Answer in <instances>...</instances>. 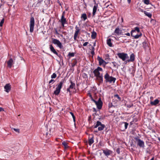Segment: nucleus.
Segmentation results:
<instances>
[{
    "label": "nucleus",
    "mask_w": 160,
    "mask_h": 160,
    "mask_svg": "<svg viewBox=\"0 0 160 160\" xmlns=\"http://www.w3.org/2000/svg\"><path fill=\"white\" fill-rule=\"evenodd\" d=\"M140 11L141 12H144V11H143V10L142 9H140Z\"/></svg>",
    "instance_id": "nucleus-55"
},
{
    "label": "nucleus",
    "mask_w": 160,
    "mask_h": 160,
    "mask_svg": "<svg viewBox=\"0 0 160 160\" xmlns=\"http://www.w3.org/2000/svg\"><path fill=\"white\" fill-rule=\"evenodd\" d=\"M89 96L91 98L92 97V95L90 94H89Z\"/></svg>",
    "instance_id": "nucleus-56"
},
{
    "label": "nucleus",
    "mask_w": 160,
    "mask_h": 160,
    "mask_svg": "<svg viewBox=\"0 0 160 160\" xmlns=\"http://www.w3.org/2000/svg\"><path fill=\"white\" fill-rule=\"evenodd\" d=\"M75 29H76V31L78 30V31H80V29L77 26H76L75 27Z\"/></svg>",
    "instance_id": "nucleus-45"
},
{
    "label": "nucleus",
    "mask_w": 160,
    "mask_h": 160,
    "mask_svg": "<svg viewBox=\"0 0 160 160\" xmlns=\"http://www.w3.org/2000/svg\"><path fill=\"white\" fill-rule=\"evenodd\" d=\"M135 60V55L134 53L131 54L130 59L127 60V62H133Z\"/></svg>",
    "instance_id": "nucleus-18"
},
{
    "label": "nucleus",
    "mask_w": 160,
    "mask_h": 160,
    "mask_svg": "<svg viewBox=\"0 0 160 160\" xmlns=\"http://www.w3.org/2000/svg\"><path fill=\"white\" fill-rule=\"evenodd\" d=\"M34 18L32 17L30 18V31L32 32L33 31L34 27Z\"/></svg>",
    "instance_id": "nucleus-6"
},
{
    "label": "nucleus",
    "mask_w": 160,
    "mask_h": 160,
    "mask_svg": "<svg viewBox=\"0 0 160 160\" xmlns=\"http://www.w3.org/2000/svg\"><path fill=\"white\" fill-rule=\"evenodd\" d=\"M50 49L52 52L54 54H56L57 56L59 57L60 58H61L62 57L61 55L60 54H58L57 52H56L55 49L54 48L52 45L51 44L50 45Z\"/></svg>",
    "instance_id": "nucleus-9"
},
{
    "label": "nucleus",
    "mask_w": 160,
    "mask_h": 160,
    "mask_svg": "<svg viewBox=\"0 0 160 160\" xmlns=\"http://www.w3.org/2000/svg\"><path fill=\"white\" fill-rule=\"evenodd\" d=\"M48 132H47V133H46V136H48Z\"/></svg>",
    "instance_id": "nucleus-60"
},
{
    "label": "nucleus",
    "mask_w": 160,
    "mask_h": 160,
    "mask_svg": "<svg viewBox=\"0 0 160 160\" xmlns=\"http://www.w3.org/2000/svg\"><path fill=\"white\" fill-rule=\"evenodd\" d=\"M91 119V116H90L88 117V120H90Z\"/></svg>",
    "instance_id": "nucleus-52"
},
{
    "label": "nucleus",
    "mask_w": 160,
    "mask_h": 160,
    "mask_svg": "<svg viewBox=\"0 0 160 160\" xmlns=\"http://www.w3.org/2000/svg\"><path fill=\"white\" fill-rule=\"evenodd\" d=\"M112 63L113 64L114 67H117V68H118V64L116 62H112Z\"/></svg>",
    "instance_id": "nucleus-36"
},
{
    "label": "nucleus",
    "mask_w": 160,
    "mask_h": 160,
    "mask_svg": "<svg viewBox=\"0 0 160 160\" xmlns=\"http://www.w3.org/2000/svg\"><path fill=\"white\" fill-rule=\"evenodd\" d=\"M70 89L71 88H69V87L67 89V92H69L70 93H71V91L70 90Z\"/></svg>",
    "instance_id": "nucleus-41"
},
{
    "label": "nucleus",
    "mask_w": 160,
    "mask_h": 160,
    "mask_svg": "<svg viewBox=\"0 0 160 160\" xmlns=\"http://www.w3.org/2000/svg\"><path fill=\"white\" fill-rule=\"evenodd\" d=\"M159 102V101L158 99H155L154 101H151L150 104L152 106H156L158 104Z\"/></svg>",
    "instance_id": "nucleus-19"
},
{
    "label": "nucleus",
    "mask_w": 160,
    "mask_h": 160,
    "mask_svg": "<svg viewBox=\"0 0 160 160\" xmlns=\"http://www.w3.org/2000/svg\"><path fill=\"white\" fill-rule=\"evenodd\" d=\"M77 37V36H75V35L74 36V40H76Z\"/></svg>",
    "instance_id": "nucleus-50"
},
{
    "label": "nucleus",
    "mask_w": 160,
    "mask_h": 160,
    "mask_svg": "<svg viewBox=\"0 0 160 160\" xmlns=\"http://www.w3.org/2000/svg\"><path fill=\"white\" fill-rule=\"evenodd\" d=\"M158 140L160 142V138H158Z\"/></svg>",
    "instance_id": "nucleus-62"
},
{
    "label": "nucleus",
    "mask_w": 160,
    "mask_h": 160,
    "mask_svg": "<svg viewBox=\"0 0 160 160\" xmlns=\"http://www.w3.org/2000/svg\"><path fill=\"white\" fill-rule=\"evenodd\" d=\"M52 42L53 44L57 45L60 48H62L63 46L62 45V44L59 40L53 38H52Z\"/></svg>",
    "instance_id": "nucleus-7"
},
{
    "label": "nucleus",
    "mask_w": 160,
    "mask_h": 160,
    "mask_svg": "<svg viewBox=\"0 0 160 160\" xmlns=\"http://www.w3.org/2000/svg\"><path fill=\"white\" fill-rule=\"evenodd\" d=\"M93 109L94 110V111H96V110H95V109L94 108H93Z\"/></svg>",
    "instance_id": "nucleus-63"
},
{
    "label": "nucleus",
    "mask_w": 160,
    "mask_h": 160,
    "mask_svg": "<svg viewBox=\"0 0 160 160\" xmlns=\"http://www.w3.org/2000/svg\"><path fill=\"white\" fill-rule=\"evenodd\" d=\"M88 42H84V43L83 44V46H86L88 45Z\"/></svg>",
    "instance_id": "nucleus-43"
},
{
    "label": "nucleus",
    "mask_w": 160,
    "mask_h": 160,
    "mask_svg": "<svg viewBox=\"0 0 160 160\" xmlns=\"http://www.w3.org/2000/svg\"><path fill=\"white\" fill-rule=\"evenodd\" d=\"M70 82L71 83L70 85L69 86V88H71V89H72L73 88H75V83L73 82L72 81L70 80Z\"/></svg>",
    "instance_id": "nucleus-22"
},
{
    "label": "nucleus",
    "mask_w": 160,
    "mask_h": 160,
    "mask_svg": "<svg viewBox=\"0 0 160 160\" xmlns=\"http://www.w3.org/2000/svg\"><path fill=\"white\" fill-rule=\"evenodd\" d=\"M144 3L147 4L148 5L149 3V0H144Z\"/></svg>",
    "instance_id": "nucleus-38"
},
{
    "label": "nucleus",
    "mask_w": 160,
    "mask_h": 160,
    "mask_svg": "<svg viewBox=\"0 0 160 160\" xmlns=\"http://www.w3.org/2000/svg\"><path fill=\"white\" fill-rule=\"evenodd\" d=\"M55 80L53 79H51L49 82V84H51L52 83H53L55 82Z\"/></svg>",
    "instance_id": "nucleus-40"
},
{
    "label": "nucleus",
    "mask_w": 160,
    "mask_h": 160,
    "mask_svg": "<svg viewBox=\"0 0 160 160\" xmlns=\"http://www.w3.org/2000/svg\"><path fill=\"white\" fill-rule=\"evenodd\" d=\"M97 7H98V4H95L94 6V7H93V12H92L93 16H94L96 13L97 10Z\"/></svg>",
    "instance_id": "nucleus-21"
},
{
    "label": "nucleus",
    "mask_w": 160,
    "mask_h": 160,
    "mask_svg": "<svg viewBox=\"0 0 160 160\" xmlns=\"http://www.w3.org/2000/svg\"><path fill=\"white\" fill-rule=\"evenodd\" d=\"M102 71V68L99 67H98V68L95 69L93 71V73L94 74L95 76L96 77L100 75V71Z\"/></svg>",
    "instance_id": "nucleus-8"
},
{
    "label": "nucleus",
    "mask_w": 160,
    "mask_h": 160,
    "mask_svg": "<svg viewBox=\"0 0 160 160\" xmlns=\"http://www.w3.org/2000/svg\"><path fill=\"white\" fill-rule=\"evenodd\" d=\"M150 160H154V158H152Z\"/></svg>",
    "instance_id": "nucleus-59"
},
{
    "label": "nucleus",
    "mask_w": 160,
    "mask_h": 160,
    "mask_svg": "<svg viewBox=\"0 0 160 160\" xmlns=\"http://www.w3.org/2000/svg\"><path fill=\"white\" fill-rule=\"evenodd\" d=\"M56 33H57V34L58 33L57 31H56Z\"/></svg>",
    "instance_id": "nucleus-64"
},
{
    "label": "nucleus",
    "mask_w": 160,
    "mask_h": 160,
    "mask_svg": "<svg viewBox=\"0 0 160 160\" xmlns=\"http://www.w3.org/2000/svg\"><path fill=\"white\" fill-rule=\"evenodd\" d=\"M118 57L123 61H125L126 59L129 58V57L127 53L124 52L118 53L117 54Z\"/></svg>",
    "instance_id": "nucleus-4"
},
{
    "label": "nucleus",
    "mask_w": 160,
    "mask_h": 160,
    "mask_svg": "<svg viewBox=\"0 0 160 160\" xmlns=\"http://www.w3.org/2000/svg\"><path fill=\"white\" fill-rule=\"evenodd\" d=\"M123 123L124 124L125 128L126 129L127 128L128 124L127 122H123Z\"/></svg>",
    "instance_id": "nucleus-37"
},
{
    "label": "nucleus",
    "mask_w": 160,
    "mask_h": 160,
    "mask_svg": "<svg viewBox=\"0 0 160 160\" xmlns=\"http://www.w3.org/2000/svg\"><path fill=\"white\" fill-rule=\"evenodd\" d=\"M144 14L147 16H148L149 18H151L152 16V14L146 11H144Z\"/></svg>",
    "instance_id": "nucleus-26"
},
{
    "label": "nucleus",
    "mask_w": 160,
    "mask_h": 160,
    "mask_svg": "<svg viewBox=\"0 0 160 160\" xmlns=\"http://www.w3.org/2000/svg\"><path fill=\"white\" fill-rule=\"evenodd\" d=\"M65 82V79H62L61 81L56 86V90L54 92V94L56 95H58L60 92L61 89L62 88V85Z\"/></svg>",
    "instance_id": "nucleus-1"
},
{
    "label": "nucleus",
    "mask_w": 160,
    "mask_h": 160,
    "mask_svg": "<svg viewBox=\"0 0 160 160\" xmlns=\"http://www.w3.org/2000/svg\"><path fill=\"white\" fill-rule=\"evenodd\" d=\"M94 142V135L93 134L89 135L88 138V143L90 146Z\"/></svg>",
    "instance_id": "nucleus-12"
},
{
    "label": "nucleus",
    "mask_w": 160,
    "mask_h": 160,
    "mask_svg": "<svg viewBox=\"0 0 160 160\" xmlns=\"http://www.w3.org/2000/svg\"><path fill=\"white\" fill-rule=\"evenodd\" d=\"M98 127V129L99 131H102L104 128L105 125L104 124H102L100 122L98 121L96 125L94 126V128H96Z\"/></svg>",
    "instance_id": "nucleus-5"
},
{
    "label": "nucleus",
    "mask_w": 160,
    "mask_h": 160,
    "mask_svg": "<svg viewBox=\"0 0 160 160\" xmlns=\"http://www.w3.org/2000/svg\"><path fill=\"white\" fill-rule=\"evenodd\" d=\"M150 99L151 100H152L153 99V97H151L150 98Z\"/></svg>",
    "instance_id": "nucleus-54"
},
{
    "label": "nucleus",
    "mask_w": 160,
    "mask_h": 160,
    "mask_svg": "<svg viewBox=\"0 0 160 160\" xmlns=\"http://www.w3.org/2000/svg\"><path fill=\"white\" fill-rule=\"evenodd\" d=\"M104 78L105 79V82L106 83L108 82L110 83H114L116 80L115 78L110 76L108 73H106L105 75Z\"/></svg>",
    "instance_id": "nucleus-2"
},
{
    "label": "nucleus",
    "mask_w": 160,
    "mask_h": 160,
    "mask_svg": "<svg viewBox=\"0 0 160 160\" xmlns=\"http://www.w3.org/2000/svg\"><path fill=\"white\" fill-rule=\"evenodd\" d=\"M61 22L62 23V25L63 27H64V24L67 22V21L66 18H64V12L62 14L61 18Z\"/></svg>",
    "instance_id": "nucleus-11"
},
{
    "label": "nucleus",
    "mask_w": 160,
    "mask_h": 160,
    "mask_svg": "<svg viewBox=\"0 0 160 160\" xmlns=\"http://www.w3.org/2000/svg\"><path fill=\"white\" fill-rule=\"evenodd\" d=\"M95 42L94 43V45H93V46H95Z\"/></svg>",
    "instance_id": "nucleus-61"
},
{
    "label": "nucleus",
    "mask_w": 160,
    "mask_h": 160,
    "mask_svg": "<svg viewBox=\"0 0 160 160\" xmlns=\"http://www.w3.org/2000/svg\"><path fill=\"white\" fill-rule=\"evenodd\" d=\"M116 152L118 154H119L120 153V150L118 148L117 149Z\"/></svg>",
    "instance_id": "nucleus-42"
},
{
    "label": "nucleus",
    "mask_w": 160,
    "mask_h": 160,
    "mask_svg": "<svg viewBox=\"0 0 160 160\" xmlns=\"http://www.w3.org/2000/svg\"><path fill=\"white\" fill-rule=\"evenodd\" d=\"M91 53L92 55H94L95 54L94 51H92Z\"/></svg>",
    "instance_id": "nucleus-46"
},
{
    "label": "nucleus",
    "mask_w": 160,
    "mask_h": 160,
    "mask_svg": "<svg viewBox=\"0 0 160 160\" xmlns=\"http://www.w3.org/2000/svg\"><path fill=\"white\" fill-rule=\"evenodd\" d=\"M2 111H4V109L0 107V112Z\"/></svg>",
    "instance_id": "nucleus-47"
},
{
    "label": "nucleus",
    "mask_w": 160,
    "mask_h": 160,
    "mask_svg": "<svg viewBox=\"0 0 160 160\" xmlns=\"http://www.w3.org/2000/svg\"><path fill=\"white\" fill-rule=\"evenodd\" d=\"M81 18H83L84 21H85L87 19V16L86 14H82L81 15Z\"/></svg>",
    "instance_id": "nucleus-28"
},
{
    "label": "nucleus",
    "mask_w": 160,
    "mask_h": 160,
    "mask_svg": "<svg viewBox=\"0 0 160 160\" xmlns=\"http://www.w3.org/2000/svg\"><path fill=\"white\" fill-rule=\"evenodd\" d=\"M74 54L73 52H69L68 54V56L70 57H73L74 56Z\"/></svg>",
    "instance_id": "nucleus-32"
},
{
    "label": "nucleus",
    "mask_w": 160,
    "mask_h": 160,
    "mask_svg": "<svg viewBox=\"0 0 160 160\" xmlns=\"http://www.w3.org/2000/svg\"><path fill=\"white\" fill-rule=\"evenodd\" d=\"M4 19L3 18L0 22V27H2L4 22Z\"/></svg>",
    "instance_id": "nucleus-35"
},
{
    "label": "nucleus",
    "mask_w": 160,
    "mask_h": 160,
    "mask_svg": "<svg viewBox=\"0 0 160 160\" xmlns=\"http://www.w3.org/2000/svg\"><path fill=\"white\" fill-rule=\"evenodd\" d=\"M107 44L110 47H112V44L111 42V39L109 38L107 40Z\"/></svg>",
    "instance_id": "nucleus-23"
},
{
    "label": "nucleus",
    "mask_w": 160,
    "mask_h": 160,
    "mask_svg": "<svg viewBox=\"0 0 160 160\" xmlns=\"http://www.w3.org/2000/svg\"><path fill=\"white\" fill-rule=\"evenodd\" d=\"M142 34L141 33H140L139 34H136L135 35H134V39H138L139 37H141L142 36Z\"/></svg>",
    "instance_id": "nucleus-29"
},
{
    "label": "nucleus",
    "mask_w": 160,
    "mask_h": 160,
    "mask_svg": "<svg viewBox=\"0 0 160 160\" xmlns=\"http://www.w3.org/2000/svg\"><path fill=\"white\" fill-rule=\"evenodd\" d=\"M134 139L136 140L137 142V145L141 148H144V142L141 140L138 137H136L134 138Z\"/></svg>",
    "instance_id": "nucleus-3"
},
{
    "label": "nucleus",
    "mask_w": 160,
    "mask_h": 160,
    "mask_svg": "<svg viewBox=\"0 0 160 160\" xmlns=\"http://www.w3.org/2000/svg\"><path fill=\"white\" fill-rule=\"evenodd\" d=\"M97 59L99 61V65H101L103 62H105L104 60L102 58L99 56H98Z\"/></svg>",
    "instance_id": "nucleus-20"
},
{
    "label": "nucleus",
    "mask_w": 160,
    "mask_h": 160,
    "mask_svg": "<svg viewBox=\"0 0 160 160\" xmlns=\"http://www.w3.org/2000/svg\"><path fill=\"white\" fill-rule=\"evenodd\" d=\"M128 2L129 3H130L131 2V0H127Z\"/></svg>",
    "instance_id": "nucleus-53"
},
{
    "label": "nucleus",
    "mask_w": 160,
    "mask_h": 160,
    "mask_svg": "<svg viewBox=\"0 0 160 160\" xmlns=\"http://www.w3.org/2000/svg\"><path fill=\"white\" fill-rule=\"evenodd\" d=\"M95 48L94 47L92 46V51H94Z\"/></svg>",
    "instance_id": "nucleus-51"
},
{
    "label": "nucleus",
    "mask_w": 160,
    "mask_h": 160,
    "mask_svg": "<svg viewBox=\"0 0 160 160\" xmlns=\"http://www.w3.org/2000/svg\"><path fill=\"white\" fill-rule=\"evenodd\" d=\"M11 86L10 84H7L4 86L5 91L8 92L11 90Z\"/></svg>",
    "instance_id": "nucleus-17"
},
{
    "label": "nucleus",
    "mask_w": 160,
    "mask_h": 160,
    "mask_svg": "<svg viewBox=\"0 0 160 160\" xmlns=\"http://www.w3.org/2000/svg\"><path fill=\"white\" fill-rule=\"evenodd\" d=\"M42 1V0H41V1H39L38 2V3H37V4H38V3H40L41 1Z\"/></svg>",
    "instance_id": "nucleus-57"
},
{
    "label": "nucleus",
    "mask_w": 160,
    "mask_h": 160,
    "mask_svg": "<svg viewBox=\"0 0 160 160\" xmlns=\"http://www.w3.org/2000/svg\"><path fill=\"white\" fill-rule=\"evenodd\" d=\"M114 97L118 101H120L121 100V98L117 94L114 95Z\"/></svg>",
    "instance_id": "nucleus-25"
},
{
    "label": "nucleus",
    "mask_w": 160,
    "mask_h": 160,
    "mask_svg": "<svg viewBox=\"0 0 160 160\" xmlns=\"http://www.w3.org/2000/svg\"><path fill=\"white\" fill-rule=\"evenodd\" d=\"M136 32L135 30H132L131 32V36L133 37H134V35H135L136 34Z\"/></svg>",
    "instance_id": "nucleus-30"
},
{
    "label": "nucleus",
    "mask_w": 160,
    "mask_h": 160,
    "mask_svg": "<svg viewBox=\"0 0 160 160\" xmlns=\"http://www.w3.org/2000/svg\"><path fill=\"white\" fill-rule=\"evenodd\" d=\"M91 100L93 101V102H94L95 103L96 102V101H95L94 99H93L92 97L91 98Z\"/></svg>",
    "instance_id": "nucleus-48"
},
{
    "label": "nucleus",
    "mask_w": 160,
    "mask_h": 160,
    "mask_svg": "<svg viewBox=\"0 0 160 160\" xmlns=\"http://www.w3.org/2000/svg\"><path fill=\"white\" fill-rule=\"evenodd\" d=\"M134 30H135V32H140V30L138 27H136L134 28Z\"/></svg>",
    "instance_id": "nucleus-33"
},
{
    "label": "nucleus",
    "mask_w": 160,
    "mask_h": 160,
    "mask_svg": "<svg viewBox=\"0 0 160 160\" xmlns=\"http://www.w3.org/2000/svg\"><path fill=\"white\" fill-rule=\"evenodd\" d=\"M103 152L106 156L108 157L112 153V152L110 150L107 149L103 150Z\"/></svg>",
    "instance_id": "nucleus-13"
},
{
    "label": "nucleus",
    "mask_w": 160,
    "mask_h": 160,
    "mask_svg": "<svg viewBox=\"0 0 160 160\" xmlns=\"http://www.w3.org/2000/svg\"><path fill=\"white\" fill-rule=\"evenodd\" d=\"M97 33L95 32H92V33L91 38L92 39H95Z\"/></svg>",
    "instance_id": "nucleus-27"
},
{
    "label": "nucleus",
    "mask_w": 160,
    "mask_h": 160,
    "mask_svg": "<svg viewBox=\"0 0 160 160\" xmlns=\"http://www.w3.org/2000/svg\"><path fill=\"white\" fill-rule=\"evenodd\" d=\"M70 113L71 114L72 116V117L73 120V121L74 122H75V116L73 113H72V112H70Z\"/></svg>",
    "instance_id": "nucleus-31"
},
{
    "label": "nucleus",
    "mask_w": 160,
    "mask_h": 160,
    "mask_svg": "<svg viewBox=\"0 0 160 160\" xmlns=\"http://www.w3.org/2000/svg\"><path fill=\"white\" fill-rule=\"evenodd\" d=\"M125 35H126L128 36H130V33L129 32H128V33H125L124 34Z\"/></svg>",
    "instance_id": "nucleus-49"
},
{
    "label": "nucleus",
    "mask_w": 160,
    "mask_h": 160,
    "mask_svg": "<svg viewBox=\"0 0 160 160\" xmlns=\"http://www.w3.org/2000/svg\"><path fill=\"white\" fill-rule=\"evenodd\" d=\"M97 106V107L99 109H100L102 106V102L101 100V98H99L98 101L95 103Z\"/></svg>",
    "instance_id": "nucleus-10"
},
{
    "label": "nucleus",
    "mask_w": 160,
    "mask_h": 160,
    "mask_svg": "<svg viewBox=\"0 0 160 160\" xmlns=\"http://www.w3.org/2000/svg\"><path fill=\"white\" fill-rule=\"evenodd\" d=\"M114 32L118 35H123V34H122V30H120L118 28H116Z\"/></svg>",
    "instance_id": "nucleus-16"
},
{
    "label": "nucleus",
    "mask_w": 160,
    "mask_h": 160,
    "mask_svg": "<svg viewBox=\"0 0 160 160\" xmlns=\"http://www.w3.org/2000/svg\"><path fill=\"white\" fill-rule=\"evenodd\" d=\"M57 77V75L56 74L54 73H53V74L51 75V78H55Z\"/></svg>",
    "instance_id": "nucleus-34"
},
{
    "label": "nucleus",
    "mask_w": 160,
    "mask_h": 160,
    "mask_svg": "<svg viewBox=\"0 0 160 160\" xmlns=\"http://www.w3.org/2000/svg\"><path fill=\"white\" fill-rule=\"evenodd\" d=\"M13 129L16 132H19V129L14 128Z\"/></svg>",
    "instance_id": "nucleus-44"
},
{
    "label": "nucleus",
    "mask_w": 160,
    "mask_h": 160,
    "mask_svg": "<svg viewBox=\"0 0 160 160\" xmlns=\"http://www.w3.org/2000/svg\"><path fill=\"white\" fill-rule=\"evenodd\" d=\"M127 62V60L125 62V64H126L127 62Z\"/></svg>",
    "instance_id": "nucleus-58"
},
{
    "label": "nucleus",
    "mask_w": 160,
    "mask_h": 160,
    "mask_svg": "<svg viewBox=\"0 0 160 160\" xmlns=\"http://www.w3.org/2000/svg\"><path fill=\"white\" fill-rule=\"evenodd\" d=\"M79 32V31H78V30L76 31L74 35L77 36Z\"/></svg>",
    "instance_id": "nucleus-39"
},
{
    "label": "nucleus",
    "mask_w": 160,
    "mask_h": 160,
    "mask_svg": "<svg viewBox=\"0 0 160 160\" xmlns=\"http://www.w3.org/2000/svg\"><path fill=\"white\" fill-rule=\"evenodd\" d=\"M62 145L64 146L65 149H67L68 148V143L65 141H63L62 143Z\"/></svg>",
    "instance_id": "nucleus-24"
},
{
    "label": "nucleus",
    "mask_w": 160,
    "mask_h": 160,
    "mask_svg": "<svg viewBox=\"0 0 160 160\" xmlns=\"http://www.w3.org/2000/svg\"><path fill=\"white\" fill-rule=\"evenodd\" d=\"M96 77L97 78V80L100 83H102L103 82V80L102 74Z\"/></svg>",
    "instance_id": "nucleus-14"
},
{
    "label": "nucleus",
    "mask_w": 160,
    "mask_h": 160,
    "mask_svg": "<svg viewBox=\"0 0 160 160\" xmlns=\"http://www.w3.org/2000/svg\"><path fill=\"white\" fill-rule=\"evenodd\" d=\"M13 64V60L12 58H10L9 60L7 62L8 66L10 68L12 67V65Z\"/></svg>",
    "instance_id": "nucleus-15"
}]
</instances>
